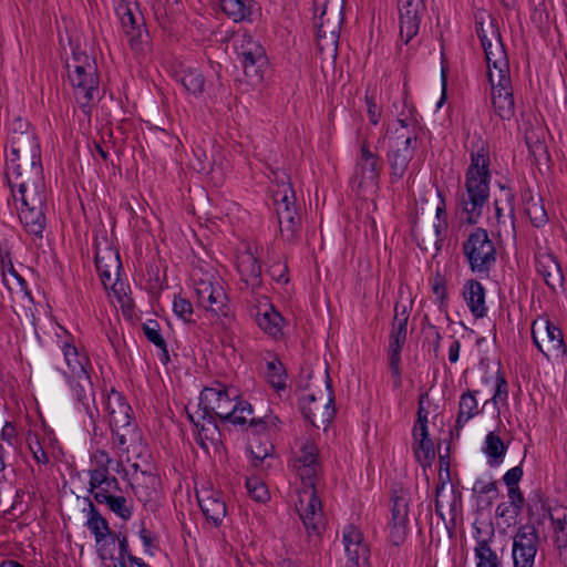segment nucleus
<instances>
[{"label": "nucleus", "instance_id": "1", "mask_svg": "<svg viewBox=\"0 0 567 567\" xmlns=\"http://www.w3.org/2000/svg\"><path fill=\"white\" fill-rule=\"evenodd\" d=\"M27 126L19 121L11 134L6 175L14 202L20 203V221L29 234L42 237L48 206L41 151L35 133L23 130Z\"/></svg>", "mask_w": 567, "mask_h": 567}, {"label": "nucleus", "instance_id": "2", "mask_svg": "<svg viewBox=\"0 0 567 567\" xmlns=\"http://www.w3.org/2000/svg\"><path fill=\"white\" fill-rule=\"evenodd\" d=\"M489 148L482 144L471 153V164L465 173L466 196L462 195L458 206L466 217L463 224L476 225L482 217L483 208L489 197Z\"/></svg>", "mask_w": 567, "mask_h": 567}, {"label": "nucleus", "instance_id": "3", "mask_svg": "<svg viewBox=\"0 0 567 567\" xmlns=\"http://www.w3.org/2000/svg\"><path fill=\"white\" fill-rule=\"evenodd\" d=\"M105 411L113 434V444L118 451V456L135 453L142 457L145 446L143 437L132 419V408L125 398L114 389L106 394Z\"/></svg>", "mask_w": 567, "mask_h": 567}, {"label": "nucleus", "instance_id": "4", "mask_svg": "<svg viewBox=\"0 0 567 567\" xmlns=\"http://www.w3.org/2000/svg\"><path fill=\"white\" fill-rule=\"evenodd\" d=\"M68 78L73 87L76 102L85 109L95 100L99 92V75L95 59L85 52L73 50L71 60L66 61Z\"/></svg>", "mask_w": 567, "mask_h": 567}, {"label": "nucleus", "instance_id": "5", "mask_svg": "<svg viewBox=\"0 0 567 567\" xmlns=\"http://www.w3.org/2000/svg\"><path fill=\"white\" fill-rule=\"evenodd\" d=\"M462 250L473 272L488 274L496 262L497 250L485 228H475L463 241Z\"/></svg>", "mask_w": 567, "mask_h": 567}, {"label": "nucleus", "instance_id": "6", "mask_svg": "<svg viewBox=\"0 0 567 567\" xmlns=\"http://www.w3.org/2000/svg\"><path fill=\"white\" fill-rule=\"evenodd\" d=\"M198 408L202 410L200 417L212 415L235 425L247 424V419L238 414L239 406L233 404V400L225 388L221 390L205 388L200 393Z\"/></svg>", "mask_w": 567, "mask_h": 567}, {"label": "nucleus", "instance_id": "7", "mask_svg": "<svg viewBox=\"0 0 567 567\" xmlns=\"http://www.w3.org/2000/svg\"><path fill=\"white\" fill-rule=\"evenodd\" d=\"M326 389L328 392L327 402H318L315 394H308L299 401V409L302 416L315 427L319 429L322 426L324 430L331 423L337 412L332 380L328 371L326 372Z\"/></svg>", "mask_w": 567, "mask_h": 567}, {"label": "nucleus", "instance_id": "8", "mask_svg": "<svg viewBox=\"0 0 567 567\" xmlns=\"http://www.w3.org/2000/svg\"><path fill=\"white\" fill-rule=\"evenodd\" d=\"M532 339L537 349L547 358L566 354L567 346L560 328L545 318L536 319L532 324Z\"/></svg>", "mask_w": 567, "mask_h": 567}, {"label": "nucleus", "instance_id": "9", "mask_svg": "<svg viewBox=\"0 0 567 567\" xmlns=\"http://www.w3.org/2000/svg\"><path fill=\"white\" fill-rule=\"evenodd\" d=\"M275 210L281 237L290 244L297 243L300 238L301 217L297 213L296 196L290 185L280 199H275Z\"/></svg>", "mask_w": 567, "mask_h": 567}, {"label": "nucleus", "instance_id": "10", "mask_svg": "<svg viewBox=\"0 0 567 567\" xmlns=\"http://www.w3.org/2000/svg\"><path fill=\"white\" fill-rule=\"evenodd\" d=\"M245 75L251 82H260L268 66V58L264 47L249 34H244L237 48Z\"/></svg>", "mask_w": 567, "mask_h": 567}, {"label": "nucleus", "instance_id": "11", "mask_svg": "<svg viewBox=\"0 0 567 567\" xmlns=\"http://www.w3.org/2000/svg\"><path fill=\"white\" fill-rule=\"evenodd\" d=\"M539 544L538 530L532 522L517 528L513 537L514 567H533Z\"/></svg>", "mask_w": 567, "mask_h": 567}, {"label": "nucleus", "instance_id": "12", "mask_svg": "<svg viewBox=\"0 0 567 567\" xmlns=\"http://www.w3.org/2000/svg\"><path fill=\"white\" fill-rule=\"evenodd\" d=\"M417 135L403 134L398 135L394 141L389 144L386 152V162L390 166V183L393 184L403 178L408 171L409 164L414 155L412 142L416 141Z\"/></svg>", "mask_w": 567, "mask_h": 567}, {"label": "nucleus", "instance_id": "13", "mask_svg": "<svg viewBox=\"0 0 567 567\" xmlns=\"http://www.w3.org/2000/svg\"><path fill=\"white\" fill-rule=\"evenodd\" d=\"M299 499L296 509L308 535L320 536L322 524V503L318 491L298 489Z\"/></svg>", "mask_w": 567, "mask_h": 567}, {"label": "nucleus", "instance_id": "14", "mask_svg": "<svg viewBox=\"0 0 567 567\" xmlns=\"http://www.w3.org/2000/svg\"><path fill=\"white\" fill-rule=\"evenodd\" d=\"M475 29L488 64H491L493 47L496 50L497 58H501V54L507 55L504 43L502 41V35L499 32L497 20L493 18L492 14L486 12L476 14Z\"/></svg>", "mask_w": 567, "mask_h": 567}, {"label": "nucleus", "instance_id": "15", "mask_svg": "<svg viewBox=\"0 0 567 567\" xmlns=\"http://www.w3.org/2000/svg\"><path fill=\"white\" fill-rule=\"evenodd\" d=\"M400 38L404 44L419 33L422 18L426 11L424 0H398Z\"/></svg>", "mask_w": 567, "mask_h": 567}, {"label": "nucleus", "instance_id": "16", "mask_svg": "<svg viewBox=\"0 0 567 567\" xmlns=\"http://www.w3.org/2000/svg\"><path fill=\"white\" fill-rule=\"evenodd\" d=\"M68 380L71 386L72 396L78 403V409L86 414L93 432L96 433V420L100 416V412L95 405V393L91 374Z\"/></svg>", "mask_w": 567, "mask_h": 567}, {"label": "nucleus", "instance_id": "17", "mask_svg": "<svg viewBox=\"0 0 567 567\" xmlns=\"http://www.w3.org/2000/svg\"><path fill=\"white\" fill-rule=\"evenodd\" d=\"M126 462L131 463V466L135 471L131 485L138 501L145 505L156 501L159 495V477L153 473H148L146 470L138 472L141 465L137 462H133L130 454H126Z\"/></svg>", "mask_w": 567, "mask_h": 567}, {"label": "nucleus", "instance_id": "18", "mask_svg": "<svg viewBox=\"0 0 567 567\" xmlns=\"http://www.w3.org/2000/svg\"><path fill=\"white\" fill-rule=\"evenodd\" d=\"M355 167L359 175V187L367 184L378 186L383 162L378 154L370 151L367 140L361 143Z\"/></svg>", "mask_w": 567, "mask_h": 567}, {"label": "nucleus", "instance_id": "19", "mask_svg": "<svg viewBox=\"0 0 567 567\" xmlns=\"http://www.w3.org/2000/svg\"><path fill=\"white\" fill-rule=\"evenodd\" d=\"M215 275L205 276L204 279H196V284H193L194 290L199 305L207 302L209 309L217 313L227 316L226 300L227 296L220 286H214Z\"/></svg>", "mask_w": 567, "mask_h": 567}, {"label": "nucleus", "instance_id": "20", "mask_svg": "<svg viewBox=\"0 0 567 567\" xmlns=\"http://www.w3.org/2000/svg\"><path fill=\"white\" fill-rule=\"evenodd\" d=\"M66 369L62 370L66 379L91 374L93 367L86 352L76 347L72 341H63L61 344Z\"/></svg>", "mask_w": 567, "mask_h": 567}, {"label": "nucleus", "instance_id": "21", "mask_svg": "<svg viewBox=\"0 0 567 567\" xmlns=\"http://www.w3.org/2000/svg\"><path fill=\"white\" fill-rule=\"evenodd\" d=\"M117 13L121 19L122 29L128 41L134 48L142 42L145 31L144 17L141 13L136 3H124L117 8Z\"/></svg>", "mask_w": 567, "mask_h": 567}, {"label": "nucleus", "instance_id": "22", "mask_svg": "<svg viewBox=\"0 0 567 567\" xmlns=\"http://www.w3.org/2000/svg\"><path fill=\"white\" fill-rule=\"evenodd\" d=\"M95 266L104 288L115 289L121 269V260L117 251L110 247L97 250L95 255Z\"/></svg>", "mask_w": 567, "mask_h": 567}, {"label": "nucleus", "instance_id": "23", "mask_svg": "<svg viewBox=\"0 0 567 567\" xmlns=\"http://www.w3.org/2000/svg\"><path fill=\"white\" fill-rule=\"evenodd\" d=\"M196 497L206 520L214 527H219L227 514L221 492L214 489L196 491Z\"/></svg>", "mask_w": 567, "mask_h": 567}, {"label": "nucleus", "instance_id": "24", "mask_svg": "<svg viewBox=\"0 0 567 567\" xmlns=\"http://www.w3.org/2000/svg\"><path fill=\"white\" fill-rule=\"evenodd\" d=\"M408 499L403 495H394L392 497L391 522L389 523V538L394 546H400L405 540L408 534Z\"/></svg>", "mask_w": 567, "mask_h": 567}, {"label": "nucleus", "instance_id": "25", "mask_svg": "<svg viewBox=\"0 0 567 567\" xmlns=\"http://www.w3.org/2000/svg\"><path fill=\"white\" fill-rule=\"evenodd\" d=\"M184 410L187 414L188 420L194 424L196 429V442L202 447H207L206 441H209L212 444H215L220 440V431L215 417H213L212 415H205V417H200L202 410H199V408L195 413H192L189 411L188 405H186Z\"/></svg>", "mask_w": 567, "mask_h": 567}, {"label": "nucleus", "instance_id": "26", "mask_svg": "<svg viewBox=\"0 0 567 567\" xmlns=\"http://www.w3.org/2000/svg\"><path fill=\"white\" fill-rule=\"evenodd\" d=\"M409 312L405 306L395 303L394 318L389 340V357H401L402 347L406 341Z\"/></svg>", "mask_w": 567, "mask_h": 567}, {"label": "nucleus", "instance_id": "27", "mask_svg": "<svg viewBox=\"0 0 567 567\" xmlns=\"http://www.w3.org/2000/svg\"><path fill=\"white\" fill-rule=\"evenodd\" d=\"M237 268L246 287H249L252 291L261 287V265L257 256L250 251L245 252Z\"/></svg>", "mask_w": 567, "mask_h": 567}, {"label": "nucleus", "instance_id": "28", "mask_svg": "<svg viewBox=\"0 0 567 567\" xmlns=\"http://www.w3.org/2000/svg\"><path fill=\"white\" fill-rule=\"evenodd\" d=\"M316 18L318 19V23L316 24L318 38H328L332 43H337L344 18V11L319 12V16H316Z\"/></svg>", "mask_w": 567, "mask_h": 567}, {"label": "nucleus", "instance_id": "29", "mask_svg": "<svg viewBox=\"0 0 567 567\" xmlns=\"http://www.w3.org/2000/svg\"><path fill=\"white\" fill-rule=\"evenodd\" d=\"M536 267L550 289L555 290L557 287H563L565 278L560 264L554 255H543L536 260Z\"/></svg>", "mask_w": 567, "mask_h": 567}, {"label": "nucleus", "instance_id": "30", "mask_svg": "<svg viewBox=\"0 0 567 567\" xmlns=\"http://www.w3.org/2000/svg\"><path fill=\"white\" fill-rule=\"evenodd\" d=\"M463 296L475 318H483L486 315L485 288L476 279H470L465 282Z\"/></svg>", "mask_w": 567, "mask_h": 567}, {"label": "nucleus", "instance_id": "31", "mask_svg": "<svg viewBox=\"0 0 567 567\" xmlns=\"http://www.w3.org/2000/svg\"><path fill=\"white\" fill-rule=\"evenodd\" d=\"M412 450L414 456L421 464L422 468L425 471L427 467L432 466L435 460L434 443L429 435V431H425V433L412 432Z\"/></svg>", "mask_w": 567, "mask_h": 567}, {"label": "nucleus", "instance_id": "32", "mask_svg": "<svg viewBox=\"0 0 567 567\" xmlns=\"http://www.w3.org/2000/svg\"><path fill=\"white\" fill-rule=\"evenodd\" d=\"M255 0H220L221 11L234 22L251 21Z\"/></svg>", "mask_w": 567, "mask_h": 567}, {"label": "nucleus", "instance_id": "33", "mask_svg": "<svg viewBox=\"0 0 567 567\" xmlns=\"http://www.w3.org/2000/svg\"><path fill=\"white\" fill-rule=\"evenodd\" d=\"M414 238L422 251H427L434 248V258L441 251L445 236L443 235L441 225H429L422 230V233H414Z\"/></svg>", "mask_w": 567, "mask_h": 567}, {"label": "nucleus", "instance_id": "34", "mask_svg": "<svg viewBox=\"0 0 567 567\" xmlns=\"http://www.w3.org/2000/svg\"><path fill=\"white\" fill-rule=\"evenodd\" d=\"M522 197L525 205L524 210L530 224L537 228L545 226L548 221V215L544 207L543 199L535 197L530 192H526Z\"/></svg>", "mask_w": 567, "mask_h": 567}, {"label": "nucleus", "instance_id": "35", "mask_svg": "<svg viewBox=\"0 0 567 567\" xmlns=\"http://www.w3.org/2000/svg\"><path fill=\"white\" fill-rule=\"evenodd\" d=\"M477 393L478 391L476 390H467L461 395L458 402V413L454 426L457 432L463 429L467 421H470L478 413L476 400Z\"/></svg>", "mask_w": 567, "mask_h": 567}, {"label": "nucleus", "instance_id": "36", "mask_svg": "<svg viewBox=\"0 0 567 567\" xmlns=\"http://www.w3.org/2000/svg\"><path fill=\"white\" fill-rule=\"evenodd\" d=\"M494 69L498 72V80L497 83H494L493 73L492 71H488V80L492 84V93H512L513 89L507 55L501 54V58L495 59Z\"/></svg>", "mask_w": 567, "mask_h": 567}, {"label": "nucleus", "instance_id": "37", "mask_svg": "<svg viewBox=\"0 0 567 567\" xmlns=\"http://www.w3.org/2000/svg\"><path fill=\"white\" fill-rule=\"evenodd\" d=\"M177 0H158L154 3V16L163 30L172 33L175 25Z\"/></svg>", "mask_w": 567, "mask_h": 567}, {"label": "nucleus", "instance_id": "38", "mask_svg": "<svg viewBox=\"0 0 567 567\" xmlns=\"http://www.w3.org/2000/svg\"><path fill=\"white\" fill-rule=\"evenodd\" d=\"M481 528L475 527V538L477 539V545L475 547V557L477 559V565H502L499 557L496 551L491 548V540L494 536V530H491L489 538H480Z\"/></svg>", "mask_w": 567, "mask_h": 567}, {"label": "nucleus", "instance_id": "39", "mask_svg": "<svg viewBox=\"0 0 567 567\" xmlns=\"http://www.w3.org/2000/svg\"><path fill=\"white\" fill-rule=\"evenodd\" d=\"M507 444L495 432H489L485 439L484 452L487 455L489 466L499 465L506 455Z\"/></svg>", "mask_w": 567, "mask_h": 567}, {"label": "nucleus", "instance_id": "40", "mask_svg": "<svg viewBox=\"0 0 567 567\" xmlns=\"http://www.w3.org/2000/svg\"><path fill=\"white\" fill-rule=\"evenodd\" d=\"M94 499L97 503L107 504L109 508L123 519H128L132 515L131 507L124 496H114L104 492H95Z\"/></svg>", "mask_w": 567, "mask_h": 567}, {"label": "nucleus", "instance_id": "41", "mask_svg": "<svg viewBox=\"0 0 567 567\" xmlns=\"http://www.w3.org/2000/svg\"><path fill=\"white\" fill-rule=\"evenodd\" d=\"M143 331L147 340L158 347V358L161 362L166 365L169 362V353L165 340L159 333L158 323L156 321H148L143 324Z\"/></svg>", "mask_w": 567, "mask_h": 567}, {"label": "nucleus", "instance_id": "42", "mask_svg": "<svg viewBox=\"0 0 567 567\" xmlns=\"http://www.w3.org/2000/svg\"><path fill=\"white\" fill-rule=\"evenodd\" d=\"M492 104L495 113L502 120H511L515 114V102L512 93H492Z\"/></svg>", "mask_w": 567, "mask_h": 567}, {"label": "nucleus", "instance_id": "43", "mask_svg": "<svg viewBox=\"0 0 567 567\" xmlns=\"http://www.w3.org/2000/svg\"><path fill=\"white\" fill-rule=\"evenodd\" d=\"M2 277L9 290L28 295L25 280L16 271L10 260L6 264L2 259Z\"/></svg>", "mask_w": 567, "mask_h": 567}, {"label": "nucleus", "instance_id": "44", "mask_svg": "<svg viewBox=\"0 0 567 567\" xmlns=\"http://www.w3.org/2000/svg\"><path fill=\"white\" fill-rule=\"evenodd\" d=\"M267 375L271 386L277 392L286 389L287 371L278 357L267 362Z\"/></svg>", "mask_w": 567, "mask_h": 567}, {"label": "nucleus", "instance_id": "45", "mask_svg": "<svg viewBox=\"0 0 567 567\" xmlns=\"http://www.w3.org/2000/svg\"><path fill=\"white\" fill-rule=\"evenodd\" d=\"M282 316L272 307L270 311H266L257 317L258 326L271 337H277L281 333Z\"/></svg>", "mask_w": 567, "mask_h": 567}, {"label": "nucleus", "instance_id": "46", "mask_svg": "<svg viewBox=\"0 0 567 567\" xmlns=\"http://www.w3.org/2000/svg\"><path fill=\"white\" fill-rule=\"evenodd\" d=\"M87 527L94 535L96 543L103 542L110 534L106 519L100 515L97 509L92 504L90 506Z\"/></svg>", "mask_w": 567, "mask_h": 567}, {"label": "nucleus", "instance_id": "47", "mask_svg": "<svg viewBox=\"0 0 567 567\" xmlns=\"http://www.w3.org/2000/svg\"><path fill=\"white\" fill-rule=\"evenodd\" d=\"M278 423H280L278 416L266 415L264 417H251L246 431H249L254 439H260V436L266 439L268 437V431L271 427H276Z\"/></svg>", "mask_w": 567, "mask_h": 567}, {"label": "nucleus", "instance_id": "48", "mask_svg": "<svg viewBox=\"0 0 567 567\" xmlns=\"http://www.w3.org/2000/svg\"><path fill=\"white\" fill-rule=\"evenodd\" d=\"M247 451L250 453L254 465L258 466L267 456L271 455L274 451V445L270 443L269 439L266 437L265 441L261 439H248Z\"/></svg>", "mask_w": 567, "mask_h": 567}, {"label": "nucleus", "instance_id": "49", "mask_svg": "<svg viewBox=\"0 0 567 567\" xmlns=\"http://www.w3.org/2000/svg\"><path fill=\"white\" fill-rule=\"evenodd\" d=\"M179 83L183 84L184 89L188 93L198 95L204 90L205 79L197 69L189 68L188 71L179 79Z\"/></svg>", "mask_w": 567, "mask_h": 567}, {"label": "nucleus", "instance_id": "50", "mask_svg": "<svg viewBox=\"0 0 567 567\" xmlns=\"http://www.w3.org/2000/svg\"><path fill=\"white\" fill-rule=\"evenodd\" d=\"M321 470V464L312 466V465H299L298 466V475L301 480L302 487L300 489H317V480L319 472Z\"/></svg>", "mask_w": 567, "mask_h": 567}, {"label": "nucleus", "instance_id": "51", "mask_svg": "<svg viewBox=\"0 0 567 567\" xmlns=\"http://www.w3.org/2000/svg\"><path fill=\"white\" fill-rule=\"evenodd\" d=\"M300 465H319V449L312 440H306L300 446V455L297 458Z\"/></svg>", "mask_w": 567, "mask_h": 567}, {"label": "nucleus", "instance_id": "52", "mask_svg": "<svg viewBox=\"0 0 567 567\" xmlns=\"http://www.w3.org/2000/svg\"><path fill=\"white\" fill-rule=\"evenodd\" d=\"M432 290L437 298L440 310L447 312L446 278L439 270L434 275Z\"/></svg>", "mask_w": 567, "mask_h": 567}, {"label": "nucleus", "instance_id": "53", "mask_svg": "<svg viewBox=\"0 0 567 567\" xmlns=\"http://www.w3.org/2000/svg\"><path fill=\"white\" fill-rule=\"evenodd\" d=\"M246 487L249 496L259 502L265 503L269 499V492L265 483L258 478H247Z\"/></svg>", "mask_w": 567, "mask_h": 567}, {"label": "nucleus", "instance_id": "54", "mask_svg": "<svg viewBox=\"0 0 567 567\" xmlns=\"http://www.w3.org/2000/svg\"><path fill=\"white\" fill-rule=\"evenodd\" d=\"M349 563L351 564V567H361L362 565L368 564L369 556H370V549L365 544H362L357 547H349L346 549Z\"/></svg>", "mask_w": 567, "mask_h": 567}, {"label": "nucleus", "instance_id": "55", "mask_svg": "<svg viewBox=\"0 0 567 567\" xmlns=\"http://www.w3.org/2000/svg\"><path fill=\"white\" fill-rule=\"evenodd\" d=\"M105 482L115 483V477L110 476L109 468H94L90 471V492L94 494Z\"/></svg>", "mask_w": 567, "mask_h": 567}, {"label": "nucleus", "instance_id": "56", "mask_svg": "<svg viewBox=\"0 0 567 567\" xmlns=\"http://www.w3.org/2000/svg\"><path fill=\"white\" fill-rule=\"evenodd\" d=\"M529 155L534 158V163L538 167L550 161L547 145L540 141H536L533 145H529Z\"/></svg>", "mask_w": 567, "mask_h": 567}, {"label": "nucleus", "instance_id": "57", "mask_svg": "<svg viewBox=\"0 0 567 567\" xmlns=\"http://www.w3.org/2000/svg\"><path fill=\"white\" fill-rule=\"evenodd\" d=\"M343 544L346 549L357 547L363 544L362 533L353 525H348L343 530Z\"/></svg>", "mask_w": 567, "mask_h": 567}, {"label": "nucleus", "instance_id": "58", "mask_svg": "<svg viewBox=\"0 0 567 567\" xmlns=\"http://www.w3.org/2000/svg\"><path fill=\"white\" fill-rule=\"evenodd\" d=\"M347 0H313L315 12L344 11Z\"/></svg>", "mask_w": 567, "mask_h": 567}, {"label": "nucleus", "instance_id": "59", "mask_svg": "<svg viewBox=\"0 0 567 567\" xmlns=\"http://www.w3.org/2000/svg\"><path fill=\"white\" fill-rule=\"evenodd\" d=\"M215 275L214 268L209 266L206 261L197 260V262L192 264V270L189 274L190 281L196 284V279H204L205 276Z\"/></svg>", "mask_w": 567, "mask_h": 567}, {"label": "nucleus", "instance_id": "60", "mask_svg": "<svg viewBox=\"0 0 567 567\" xmlns=\"http://www.w3.org/2000/svg\"><path fill=\"white\" fill-rule=\"evenodd\" d=\"M427 392H424L420 395L419 400V409H417V419L413 426L412 432H423L427 431V411L423 406V400L427 399Z\"/></svg>", "mask_w": 567, "mask_h": 567}, {"label": "nucleus", "instance_id": "61", "mask_svg": "<svg viewBox=\"0 0 567 567\" xmlns=\"http://www.w3.org/2000/svg\"><path fill=\"white\" fill-rule=\"evenodd\" d=\"M508 384L504 377V374L499 371L496 373V383H495V392L493 395L494 404L497 403V401L506 402L508 396Z\"/></svg>", "mask_w": 567, "mask_h": 567}, {"label": "nucleus", "instance_id": "62", "mask_svg": "<svg viewBox=\"0 0 567 567\" xmlns=\"http://www.w3.org/2000/svg\"><path fill=\"white\" fill-rule=\"evenodd\" d=\"M268 272L271 276V278L274 280H276L277 282H284V284L289 282L288 266L286 264H280V262L274 264L269 267Z\"/></svg>", "mask_w": 567, "mask_h": 567}, {"label": "nucleus", "instance_id": "63", "mask_svg": "<svg viewBox=\"0 0 567 567\" xmlns=\"http://www.w3.org/2000/svg\"><path fill=\"white\" fill-rule=\"evenodd\" d=\"M523 474L524 472L520 465L514 466L504 474L503 482L507 487L518 486V483L522 480Z\"/></svg>", "mask_w": 567, "mask_h": 567}, {"label": "nucleus", "instance_id": "64", "mask_svg": "<svg viewBox=\"0 0 567 567\" xmlns=\"http://www.w3.org/2000/svg\"><path fill=\"white\" fill-rule=\"evenodd\" d=\"M554 543L558 550L560 561L567 566V529L566 532L555 534Z\"/></svg>", "mask_w": 567, "mask_h": 567}]
</instances>
